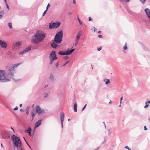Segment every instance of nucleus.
Wrapping results in <instances>:
<instances>
[{"label": "nucleus", "mask_w": 150, "mask_h": 150, "mask_svg": "<svg viewBox=\"0 0 150 150\" xmlns=\"http://www.w3.org/2000/svg\"><path fill=\"white\" fill-rule=\"evenodd\" d=\"M103 81L105 82L106 84H108L110 83V81L109 79H104Z\"/></svg>", "instance_id": "obj_17"}, {"label": "nucleus", "mask_w": 150, "mask_h": 150, "mask_svg": "<svg viewBox=\"0 0 150 150\" xmlns=\"http://www.w3.org/2000/svg\"><path fill=\"white\" fill-rule=\"evenodd\" d=\"M22 63V62L20 63L15 64L13 67H12L11 68L9 69L8 71V75L10 76L11 77H13L14 76L13 74L15 72V68L18 67L19 65L21 64Z\"/></svg>", "instance_id": "obj_5"}, {"label": "nucleus", "mask_w": 150, "mask_h": 150, "mask_svg": "<svg viewBox=\"0 0 150 150\" xmlns=\"http://www.w3.org/2000/svg\"><path fill=\"white\" fill-rule=\"evenodd\" d=\"M45 34L40 31H37L31 38V41L34 44H38L40 42L45 38Z\"/></svg>", "instance_id": "obj_1"}, {"label": "nucleus", "mask_w": 150, "mask_h": 150, "mask_svg": "<svg viewBox=\"0 0 150 150\" xmlns=\"http://www.w3.org/2000/svg\"><path fill=\"white\" fill-rule=\"evenodd\" d=\"M89 21H91L92 20V19L90 17H89Z\"/></svg>", "instance_id": "obj_48"}, {"label": "nucleus", "mask_w": 150, "mask_h": 150, "mask_svg": "<svg viewBox=\"0 0 150 150\" xmlns=\"http://www.w3.org/2000/svg\"><path fill=\"white\" fill-rule=\"evenodd\" d=\"M125 148H126V149H127L129 150H131V149H130L129 148L128 146H125Z\"/></svg>", "instance_id": "obj_36"}, {"label": "nucleus", "mask_w": 150, "mask_h": 150, "mask_svg": "<svg viewBox=\"0 0 150 150\" xmlns=\"http://www.w3.org/2000/svg\"><path fill=\"white\" fill-rule=\"evenodd\" d=\"M0 14H2V15L4 14V11H1L0 12Z\"/></svg>", "instance_id": "obj_38"}, {"label": "nucleus", "mask_w": 150, "mask_h": 150, "mask_svg": "<svg viewBox=\"0 0 150 150\" xmlns=\"http://www.w3.org/2000/svg\"><path fill=\"white\" fill-rule=\"evenodd\" d=\"M79 40V39H77V38H76L75 39V42H78Z\"/></svg>", "instance_id": "obj_43"}, {"label": "nucleus", "mask_w": 150, "mask_h": 150, "mask_svg": "<svg viewBox=\"0 0 150 150\" xmlns=\"http://www.w3.org/2000/svg\"><path fill=\"white\" fill-rule=\"evenodd\" d=\"M127 49V44L125 43V45L123 47V49L125 50Z\"/></svg>", "instance_id": "obj_23"}, {"label": "nucleus", "mask_w": 150, "mask_h": 150, "mask_svg": "<svg viewBox=\"0 0 150 150\" xmlns=\"http://www.w3.org/2000/svg\"><path fill=\"white\" fill-rule=\"evenodd\" d=\"M147 103H150V100H148L147 101H146L145 103L146 104Z\"/></svg>", "instance_id": "obj_39"}, {"label": "nucleus", "mask_w": 150, "mask_h": 150, "mask_svg": "<svg viewBox=\"0 0 150 150\" xmlns=\"http://www.w3.org/2000/svg\"><path fill=\"white\" fill-rule=\"evenodd\" d=\"M48 86V85H46L45 86H44V88H46Z\"/></svg>", "instance_id": "obj_60"}, {"label": "nucleus", "mask_w": 150, "mask_h": 150, "mask_svg": "<svg viewBox=\"0 0 150 150\" xmlns=\"http://www.w3.org/2000/svg\"><path fill=\"white\" fill-rule=\"evenodd\" d=\"M11 129H12L13 131V132H14V129L12 127H11Z\"/></svg>", "instance_id": "obj_58"}, {"label": "nucleus", "mask_w": 150, "mask_h": 150, "mask_svg": "<svg viewBox=\"0 0 150 150\" xmlns=\"http://www.w3.org/2000/svg\"><path fill=\"white\" fill-rule=\"evenodd\" d=\"M63 32L61 30L56 34L54 39L51 45V46L53 48H56L57 47L58 45L57 44H59L61 42Z\"/></svg>", "instance_id": "obj_2"}, {"label": "nucleus", "mask_w": 150, "mask_h": 150, "mask_svg": "<svg viewBox=\"0 0 150 150\" xmlns=\"http://www.w3.org/2000/svg\"><path fill=\"white\" fill-rule=\"evenodd\" d=\"M144 130H147V128H146V126H144Z\"/></svg>", "instance_id": "obj_47"}, {"label": "nucleus", "mask_w": 150, "mask_h": 150, "mask_svg": "<svg viewBox=\"0 0 150 150\" xmlns=\"http://www.w3.org/2000/svg\"><path fill=\"white\" fill-rule=\"evenodd\" d=\"M55 57H56V59H57L55 52L52 51L50 54L49 56V59H52V58H54Z\"/></svg>", "instance_id": "obj_12"}, {"label": "nucleus", "mask_w": 150, "mask_h": 150, "mask_svg": "<svg viewBox=\"0 0 150 150\" xmlns=\"http://www.w3.org/2000/svg\"><path fill=\"white\" fill-rule=\"evenodd\" d=\"M112 103V102L111 100H110V101L109 102V103Z\"/></svg>", "instance_id": "obj_63"}, {"label": "nucleus", "mask_w": 150, "mask_h": 150, "mask_svg": "<svg viewBox=\"0 0 150 150\" xmlns=\"http://www.w3.org/2000/svg\"><path fill=\"white\" fill-rule=\"evenodd\" d=\"M6 8H7V9L8 10H9V6H8V4H6Z\"/></svg>", "instance_id": "obj_37"}, {"label": "nucleus", "mask_w": 150, "mask_h": 150, "mask_svg": "<svg viewBox=\"0 0 150 150\" xmlns=\"http://www.w3.org/2000/svg\"><path fill=\"white\" fill-rule=\"evenodd\" d=\"M48 96V94L47 93H45L43 94V97L44 98L47 97Z\"/></svg>", "instance_id": "obj_21"}, {"label": "nucleus", "mask_w": 150, "mask_h": 150, "mask_svg": "<svg viewBox=\"0 0 150 150\" xmlns=\"http://www.w3.org/2000/svg\"><path fill=\"white\" fill-rule=\"evenodd\" d=\"M80 36H80L78 35H77L76 36V38H77V39H79Z\"/></svg>", "instance_id": "obj_32"}, {"label": "nucleus", "mask_w": 150, "mask_h": 150, "mask_svg": "<svg viewBox=\"0 0 150 150\" xmlns=\"http://www.w3.org/2000/svg\"><path fill=\"white\" fill-rule=\"evenodd\" d=\"M58 64H59V63L58 62H57V63H56L55 66H56V68H57V67L58 66Z\"/></svg>", "instance_id": "obj_42"}, {"label": "nucleus", "mask_w": 150, "mask_h": 150, "mask_svg": "<svg viewBox=\"0 0 150 150\" xmlns=\"http://www.w3.org/2000/svg\"><path fill=\"white\" fill-rule=\"evenodd\" d=\"M8 26L10 29L12 28V24L11 23H8Z\"/></svg>", "instance_id": "obj_22"}, {"label": "nucleus", "mask_w": 150, "mask_h": 150, "mask_svg": "<svg viewBox=\"0 0 150 150\" xmlns=\"http://www.w3.org/2000/svg\"><path fill=\"white\" fill-rule=\"evenodd\" d=\"M139 0L143 4H145V3L146 1V0Z\"/></svg>", "instance_id": "obj_24"}, {"label": "nucleus", "mask_w": 150, "mask_h": 150, "mask_svg": "<svg viewBox=\"0 0 150 150\" xmlns=\"http://www.w3.org/2000/svg\"><path fill=\"white\" fill-rule=\"evenodd\" d=\"M68 58V57L67 56H65L64 58L65 59H67Z\"/></svg>", "instance_id": "obj_46"}, {"label": "nucleus", "mask_w": 150, "mask_h": 150, "mask_svg": "<svg viewBox=\"0 0 150 150\" xmlns=\"http://www.w3.org/2000/svg\"><path fill=\"white\" fill-rule=\"evenodd\" d=\"M86 105H86H86H84V107L82 109V110H82V111H83V110H84V109H85V108H86Z\"/></svg>", "instance_id": "obj_35"}, {"label": "nucleus", "mask_w": 150, "mask_h": 150, "mask_svg": "<svg viewBox=\"0 0 150 150\" xmlns=\"http://www.w3.org/2000/svg\"><path fill=\"white\" fill-rule=\"evenodd\" d=\"M35 112L36 113L40 115L41 113H44L45 111L43 109H41L40 107L38 105L35 107Z\"/></svg>", "instance_id": "obj_9"}, {"label": "nucleus", "mask_w": 150, "mask_h": 150, "mask_svg": "<svg viewBox=\"0 0 150 150\" xmlns=\"http://www.w3.org/2000/svg\"><path fill=\"white\" fill-rule=\"evenodd\" d=\"M49 59L50 60V64H51L53 63V61L54 60L56 59H56V57H55L54 58H52V59L50 58Z\"/></svg>", "instance_id": "obj_18"}, {"label": "nucleus", "mask_w": 150, "mask_h": 150, "mask_svg": "<svg viewBox=\"0 0 150 150\" xmlns=\"http://www.w3.org/2000/svg\"><path fill=\"white\" fill-rule=\"evenodd\" d=\"M29 110V107H28L27 108H26L25 110L26 111H28V110Z\"/></svg>", "instance_id": "obj_50"}, {"label": "nucleus", "mask_w": 150, "mask_h": 150, "mask_svg": "<svg viewBox=\"0 0 150 150\" xmlns=\"http://www.w3.org/2000/svg\"><path fill=\"white\" fill-rule=\"evenodd\" d=\"M149 106V104H146V105L144 106V108H148V107Z\"/></svg>", "instance_id": "obj_34"}, {"label": "nucleus", "mask_w": 150, "mask_h": 150, "mask_svg": "<svg viewBox=\"0 0 150 150\" xmlns=\"http://www.w3.org/2000/svg\"><path fill=\"white\" fill-rule=\"evenodd\" d=\"M99 148H100V146H98L97 147L96 149H95L94 150H97L99 149Z\"/></svg>", "instance_id": "obj_52"}, {"label": "nucleus", "mask_w": 150, "mask_h": 150, "mask_svg": "<svg viewBox=\"0 0 150 150\" xmlns=\"http://www.w3.org/2000/svg\"><path fill=\"white\" fill-rule=\"evenodd\" d=\"M108 134L109 135H110V134H111V132H110V130H108Z\"/></svg>", "instance_id": "obj_51"}, {"label": "nucleus", "mask_w": 150, "mask_h": 150, "mask_svg": "<svg viewBox=\"0 0 150 150\" xmlns=\"http://www.w3.org/2000/svg\"><path fill=\"white\" fill-rule=\"evenodd\" d=\"M64 51H59L58 52V54H59L63 55H65V53Z\"/></svg>", "instance_id": "obj_20"}, {"label": "nucleus", "mask_w": 150, "mask_h": 150, "mask_svg": "<svg viewBox=\"0 0 150 150\" xmlns=\"http://www.w3.org/2000/svg\"><path fill=\"white\" fill-rule=\"evenodd\" d=\"M47 11V10H46L43 13L42 16H44L45 14L46 13V12Z\"/></svg>", "instance_id": "obj_41"}, {"label": "nucleus", "mask_w": 150, "mask_h": 150, "mask_svg": "<svg viewBox=\"0 0 150 150\" xmlns=\"http://www.w3.org/2000/svg\"><path fill=\"white\" fill-rule=\"evenodd\" d=\"M1 14H0V18H2L3 17V15Z\"/></svg>", "instance_id": "obj_55"}, {"label": "nucleus", "mask_w": 150, "mask_h": 150, "mask_svg": "<svg viewBox=\"0 0 150 150\" xmlns=\"http://www.w3.org/2000/svg\"><path fill=\"white\" fill-rule=\"evenodd\" d=\"M26 113L27 115L28 114V111H26Z\"/></svg>", "instance_id": "obj_62"}, {"label": "nucleus", "mask_w": 150, "mask_h": 150, "mask_svg": "<svg viewBox=\"0 0 150 150\" xmlns=\"http://www.w3.org/2000/svg\"><path fill=\"white\" fill-rule=\"evenodd\" d=\"M42 120H38L35 123V128H37L41 125Z\"/></svg>", "instance_id": "obj_13"}, {"label": "nucleus", "mask_w": 150, "mask_h": 150, "mask_svg": "<svg viewBox=\"0 0 150 150\" xmlns=\"http://www.w3.org/2000/svg\"><path fill=\"white\" fill-rule=\"evenodd\" d=\"M98 37L100 38H102V35H99Z\"/></svg>", "instance_id": "obj_53"}, {"label": "nucleus", "mask_w": 150, "mask_h": 150, "mask_svg": "<svg viewBox=\"0 0 150 150\" xmlns=\"http://www.w3.org/2000/svg\"><path fill=\"white\" fill-rule=\"evenodd\" d=\"M22 104H20L19 105L20 107H21L22 106Z\"/></svg>", "instance_id": "obj_64"}, {"label": "nucleus", "mask_w": 150, "mask_h": 150, "mask_svg": "<svg viewBox=\"0 0 150 150\" xmlns=\"http://www.w3.org/2000/svg\"><path fill=\"white\" fill-rule=\"evenodd\" d=\"M10 79L6 78L5 76V72L4 70H0V81L1 82L10 81Z\"/></svg>", "instance_id": "obj_4"}, {"label": "nucleus", "mask_w": 150, "mask_h": 150, "mask_svg": "<svg viewBox=\"0 0 150 150\" xmlns=\"http://www.w3.org/2000/svg\"><path fill=\"white\" fill-rule=\"evenodd\" d=\"M31 129L30 127H28V129H26L25 131L27 133H28L29 134V135L30 136H31Z\"/></svg>", "instance_id": "obj_16"}, {"label": "nucleus", "mask_w": 150, "mask_h": 150, "mask_svg": "<svg viewBox=\"0 0 150 150\" xmlns=\"http://www.w3.org/2000/svg\"><path fill=\"white\" fill-rule=\"evenodd\" d=\"M4 1L6 4H7L6 1V0H4Z\"/></svg>", "instance_id": "obj_59"}, {"label": "nucleus", "mask_w": 150, "mask_h": 150, "mask_svg": "<svg viewBox=\"0 0 150 150\" xmlns=\"http://www.w3.org/2000/svg\"><path fill=\"white\" fill-rule=\"evenodd\" d=\"M122 97L121 98H120V104H121V103H122Z\"/></svg>", "instance_id": "obj_44"}, {"label": "nucleus", "mask_w": 150, "mask_h": 150, "mask_svg": "<svg viewBox=\"0 0 150 150\" xmlns=\"http://www.w3.org/2000/svg\"><path fill=\"white\" fill-rule=\"evenodd\" d=\"M78 21L79 22V24H80V25H82V22L80 21V20L79 19V18H78Z\"/></svg>", "instance_id": "obj_26"}, {"label": "nucleus", "mask_w": 150, "mask_h": 150, "mask_svg": "<svg viewBox=\"0 0 150 150\" xmlns=\"http://www.w3.org/2000/svg\"><path fill=\"white\" fill-rule=\"evenodd\" d=\"M31 50V47H29L26 48L22 52H19V54H25L26 52H28Z\"/></svg>", "instance_id": "obj_11"}, {"label": "nucleus", "mask_w": 150, "mask_h": 150, "mask_svg": "<svg viewBox=\"0 0 150 150\" xmlns=\"http://www.w3.org/2000/svg\"><path fill=\"white\" fill-rule=\"evenodd\" d=\"M63 122H61V126H62V128L63 127Z\"/></svg>", "instance_id": "obj_57"}, {"label": "nucleus", "mask_w": 150, "mask_h": 150, "mask_svg": "<svg viewBox=\"0 0 150 150\" xmlns=\"http://www.w3.org/2000/svg\"><path fill=\"white\" fill-rule=\"evenodd\" d=\"M11 138L13 144L14 150H16V148L19 147L21 146V142L20 139L14 134L12 136Z\"/></svg>", "instance_id": "obj_3"}, {"label": "nucleus", "mask_w": 150, "mask_h": 150, "mask_svg": "<svg viewBox=\"0 0 150 150\" xmlns=\"http://www.w3.org/2000/svg\"><path fill=\"white\" fill-rule=\"evenodd\" d=\"M0 45L1 47L4 49L6 48L7 46L6 43L2 40H0Z\"/></svg>", "instance_id": "obj_10"}, {"label": "nucleus", "mask_w": 150, "mask_h": 150, "mask_svg": "<svg viewBox=\"0 0 150 150\" xmlns=\"http://www.w3.org/2000/svg\"><path fill=\"white\" fill-rule=\"evenodd\" d=\"M50 4L49 3L48 4H47V6L46 7V10H47L48 8L50 6Z\"/></svg>", "instance_id": "obj_33"}, {"label": "nucleus", "mask_w": 150, "mask_h": 150, "mask_svg": "<svg viewBox=\"0 0 150 150\" xmlns=\"http://www.w3.org/2000/svg\"><path fill=\"white\" fill-rule=\"evenodd\" d=\"M69 61H68V62H65L64 63V65H63L62 67H63V66H65L69 62Z\"/></svg>", "instance_id": "obj_30"}, {"label": "nucleus", "mask_w": 150, "mask_h": 150, "mask_svg": "<svg viewBox=\"0 0 150 150\" xmlns=\"http://www.w3.org/2000/svg\"><path fill=\"white\" fill-rule=\"evenodd\" d=\"M18 109V107L16 106L13 109L14 110H16Z\"/></svg>", "instance_id": "obj_40"}, {"label": "nucleus", "mask_w": 150, "mask_h": 150, "mask_svg": "<svg viewBox=\"0 0 150 150\" xmlns=\"http://www.w3.org/2000/svg\"><path fill=\"white\" fill-rule=\"evenodd\" d=\"M93 29L94 32H95L96 30V29L94 27H93L91 29V30H93Z\"/></svg>", "instance_id": "obj_29"}, {"label": "nucleus", "mask_w": 150, "mask_h": 150, "mask_svg": "<svg viewBox=\"0 0 150 150\" xmlns=\"http://www.w3.org/2000/svg\"><path fill=\"white\" fill-rule=\"evenodd\" d=\"M73 3L74 4H76V3L75 0H73Z\"/></svg>", "instance_id": "obj_56"}, {"label": "nucleus", "mask_w": 150, "mask_h": 150, "mask_svg": "<svg viewBox=\"0 0 150 150\" xmlns=\"http://www.w3.org/2000/svg\"><path fill=\"white\" fill-rule=\"evenodd\" d=\"M78 44V42H75V43L74 45L75 46H76Z\"/></svg>", "instance_id": "obj_49"}, {"label": "nucleus", "mask_w": 150, "mask_h": 150, "mask_svg": "<svg viewBox=\"0 0 150 150\" xmlns=\"http://www.w3.org/2000/svg\"><path fill=\"white\" fill-rule=\"evenodd\" d=\"M74 110L75 112H77V104L76 103H75L74 104Z\"/></svg>", "instance_id": "obj_19"}, {"label": "nucleus", "mask_w": 150, "mask_h": 150, "mask_svg": "<svg viewBox=\"0 0 150 150\" xmlns=\"http://www.w3.org/2000/svg\"><path fill=\"white\" fill-rule=\"evenodd\" d=\"M103 124H104V126H105V127H106V125H105V123L104 122H103Z\"/></svg>", "instance_id": "obj_61"}, {"label": "nucleus", "mask_w": 150, "mask_h": 150, "mask_svg": "<svg viewBox=\"0 0 150 150\" xmlns=\"http://www.w3.org/2000/svg\"><path fill=\"white\" fill-rule=\"evenodd\" d=\"M60 24V22L53 23L52 24L51 23L49 24V28L50 29H52L55 28H57Z\"/></svg>", "instance_id": "obj_6"}, {"label": "nucleus", "mask_w": 150, "mask_h": 150, "mask_svg": "<svg viewBox=\"0 0 150 150\" xmlns=\"http://www.w3.org/2000/svg\"><path fill=\"white\" fill-rule=\"evenodd\" d=\"M54 76L53 75L51 74L50 76V79L52 80H54Z\"/></svg>", "instance_id": "obj_25"}, {"label": "nucleus", "mask_w": 150, "mask_h": 150, "mask_svg": "<svg viewBox=\"0 0 150 150\" xmlns=\"http://www.w3.org/2000/svg\"><path fill=\"white\" fill-rule=\"evenodd\" d=\"M102 48L101 47H99L97 49V50L98 51H99L101 50V49Z\"/></svg>", "instance_id": "obj_45"}, {"label": "nucleus", "mask_w": 150, "mask_h": 150, "mask_svg": "<svg viewBox=\"0 0 150 150\" xmlns=\"http://www.w3.org/2000/svg\"><path fill=\"white\" fill-rule=\"evenodd\" d=\"M81 34H82V33H81V31H80L79 32V33H78L77 35H79L81 36Z\"/></svg>", "instance_id": "obj_28"}, {"label": "nucleus", "mask_w": 150, "mask_h": 150, "mask_svg": "<svg viewBox=\"0 0 150 150\" xmlns=\"http://www.w3.org/2000/svg\"><path fill=\"white\" fill-rule=\"evenodd\" d=\"M64 117V115L63 112H61L60 115V119L61 122H63Z\"/></svg>", "instance_id": "obj_15"}, {"label": "nucleus", "mask_w": 150, "mask_h": 150, "mask_svg": "<svg viewBox=\"0 0 150 150\" xmlns=\"http://www.w3.org/2000/svg\"><path fill=\"white\" fill-rule=\"evenodd\" d=\"M35 114L34 112H32V115L33 118L35 116Z\"/></svg>", "instance_id": "obj_27"}, {"label": "nucleus", "mask_w": 150, "mask_h": 150, "mask_svg": "<svg viewBox=\"0 0 150 150\" xmlns=\"http://www.w3.org/2000/svg\"><path fill=\"white\" fill-rule=\"evenodd\" d=\"M23 109H21L20 110V111L21 112H23Z\"/></svg>", "instance_id": "obj_54"}, {"label": "nucleus", "mask_w": 150, "mask_h": 150, "mask_svg": "<svg viewBox=\"0 0 150 150\" xmlns=\"http://www.w3.org/2000/svg\"><path fill=\"white\" fill-rule=\"evenodd\" d=\"M10 134L9 131L5 130L2 133V139H8L10 138Z\"/></svg>", "instance_id": "obj_7"}, {"label": "nucleus", "mask_w": 150, "mask_h": 150, "mask_svg": "<svg viewBox=\"0 0 150 150\" xmlns=\"http://www.w3.org/2000/svg\"><path fill=\"white\" fill-rule=\"evenodd\" d=\"M74 50L75 49L74 48L70 50L64 51L65 55H70L74 51Z\"/></svg>", "instance_id": "obj_14"}, {"label": "nucleus", "mask_w": 150, "mask_h": 150, "mask_svg": "<svg viewBox=\"0 0 150 150\" xmlns=\"http://www.w3.org/2000/svg\"><path fill=\"white\" fill-rule=\"evenodd\" d=\"M23 138L24 139V140H25V142H26V144H27V145H28V146L30 147V148H31L30 146V145L28 144V143L26 142V140H25V139L24 137H23Z\"/></svg>", "instance_id": "obj_31"}, {"label": "nucleus", "mask_w": 150, "mask_h": 150, "mask_svg": "<svg viewBox=\"0 0 150 150\" xmlns=\"http://www.w3.org/2000/svg\"><path fill=\"white\" fill-rule=\"evenodd\" d=\"M21 42L20 41L16 42L13 43L12 47L14 50H16L21 45Z\"/></svg>", "instance_id": "obj_8"}]
</instances>
